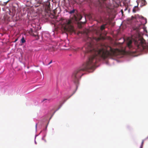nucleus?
I'll list each match as a JSON object with an SVG mask.
<instances>
[{"instance_id": "nucleus-20", "label": "nucleus", "mask_w": 148, "mask_h": 148, "mask_svg": "<svg viewBox=\"0 0 148 148\" xmlns=\"http://www.w3.org/2000/svg\"><path fill=\"white\" fill-rule=\"evenodd\" d=\"M47 99H43L42 101H45V100H47Z\"/></svg>"}, {"instance_id": "nucleus-7", "label": "nucleus", "mask_w": 148, "mask_h": 148, "mask_svg": "<svg viewBox=\"0 0 148 148\" xmlns=\"http://www.w3.org/2000/svg\"><path fill=\"white\" fill-rule=\"evenodd\" d=\"M29 33L30 35L34 36H36L38 35L37 31L35 30H34L32 29H30L29 31Z\"/></svg>"}, {"instance_id": "nucleus-8", "label": "nucleus", "mask_w": 148, "mask_h": 148, "mask_svg": "<svg viewBox=\"0 0 148 148\" xmlns=\"http://www.w3.org/2000/svg\"><path fill=\"white\" fill-rule=\"evenodd\" d=\"M16 12V11L15 9H14L12 10H10L9 12L8 13L12 17L15 15Z\"/></svg>"}, {"instance_id": "nucleus-5", "label": "nucleus", "mask_w": 148, "mask_h": 148, "mask_svg": "<svg viewBox=\"0 0 148 148\" xmlns=\"http://www.w3.org/2000/svg\"><path fill=\"white\" fill-rule=\"evenodd\" d=\"M133 38H128L127 40V46L130 49L133 48L132 45Z\"/></svg>"}, {"instance_id": "nucleus-19", "label": "nucleus", "mask_w": 148, "mask_h": 148, "mask_svg": "<svg viewBox=\"0 0 148 148\" xmlns=\"http://www.w3.org/2000/svg\"><path fill=\"white\" fill-rule=\"evenodd\" d=\"M52 62V60H51L48 64V65L50 64Z\"/></svg>"}, {"instance_id": "nucleus-28", "label": "nucleus", "mask_w": 148, "mask_h": 148, "mask_svg": "<svg viewBox=\"0 0 148 148\" xmlns=\"http://www.w3.org/2000/svg\"><path fill=\"white\" fill-rule=\"evenodd\" d=\"M71 96H72V95H71V96H70V97H71Z\"/></svg>"}, {"instance_id": "nucleus-27", "label": "nucleus", "mask_w": 148, "mask_h": 148, "mask_svg": "<svg viewBox=\"0 0 148 148\" xmlns=\"http://www.w3.org/2000/svg\"><path fill=\"white\" fill-rule=\"evenodd\" d=\"M71 96H72V95H71V96H70V97H71Z\"/></svg>"}, {"instance_id": "nucleus-11", "label": "nucleus", "mask_w": 148, "mask_h": 148, "mask_svg": "<svg viewBox=\"0 0 148 148\" xmlns=\"http://www.w3.org/2000/svg\"><path fill=\"white\" fill-rule=\"evenodd\" d=\"M134 18H135V17L133 16H132L131 18H127V21L129 22V23H130L131 21Z\"/></svg>"}, {"instance_id": "nucleus-26", "label": "nucleus", "mask_w": 148, "mask_h": 148, "mask_svg": "<svg viewBox=\"0 0 148 148\" xmlns=\"http://www.w3.org/2000/svg\"><path fill=\"white\" fill-rule=\"evenodd\" d=\"M71 96H72V95H71V96H70V97H71Z\"/></svg>"}, {"instance_id": "nucleus-23", "label": "nucleus", "mask_w": 148, "mask_h": 148, "mask_svg": "<svg viewBox=\"0 0 148 148\" xmlns=\"http://www.w3.org/2000/svg\"><path fill=\"white\" fill-rule=\"evenodd\" d=\"M37 124H36V128L37 127Z\"/></svg>"}, {"instance_id": "nucleus-21", "label": "nucleus", "mask_w": 148, "mask_h": 148, "mask_svg": "<svg viewBox=\"0 0 148 148\" xmlns=\"http://www.w3.org/2000/svg\"><path fill=\"white\" fill-rule=\"evenodd\" d=\"M17 40H18V39H15V40L14 42H16V41H17Z\"/></svg>"}, {"instance_id": "nucleus-15", "label": "nucleus", "mask_w": 148, "mask_h": 148, "mask_svg": "<svg viewBox=\"0 0 148 148\" xmlns=\"http://www.w3.org/2000/svg\"><path fill=\"white\" fill-rule=\"evenodd\" d=\"M142 3H143V5H145L146 4V2L145 0H141Z\"/></svg>"}, {"instance_id": "nucleus-1", "label": "nucleus", "mask_w": 148, "mask_h": 148, "mask_svg": "<svg viewBox=\"0 0 148 148\" xmlns=\"http://www.w3.org/2000/svg\"><path fill=\"white\" fill-rule=\"evenodd\" d=\"M100 40L99 38H87L86 44L82 49L84 50V49L86 53H90L91 55L86 62L84 63L81 67L73 73L72 76V80L75 84L79 83V78H81L84 74V71L93 68L97 62L96 60L98 58L105 59L109 57L116 56L124 52L123 49H113L110 46L101 43L99 42Z\"/></svg>"}, {"instance_id": "nucleus-29", "label": "nucleus", "mask_w": 148, "mask_h": 148, "mask_svg": "<svg viewBox=\"0 0 148 148\" xmlns=\"http://www.w3.org/2000/svg\"><path fill=\"white\" fill-rule=\"evenodd\" d=\"M147 138H148V136Z\"/></svg>"}, {"instance_id": "nucleus-2", "label": "nucleus", "mask_w": 148, "mask_h": 148, "mask_svg": "<svg viewBox=\"0 0 148 148\" xmlns=\"http://www.w3.org/2000/svg\"><path fill=\"white\" fill-rule=\"evenodd\" d=\"M136 46L135 49L137 52H148V46L146 43L145 40L143 38L134 40Z\"/></svg>"}, {"instance_id": "nucleus-10", "label": "nucleus", "mask_w": 148, "mask_h": 148, "mask_svg": "<svg viewBox=\"0 0 148 148\" xmlns=\"http://www.w3.org/2000/svg\"><path fill=\"white\" fill-rule=\"evenodd\" d=\"M108 22H106V24L104 25H102L100 27V29L101 30H103L105 28V26L106 25L109 23V20L108 19H107Z\"/></svg>"}, {"instance_id": "nucleus-13", "label": "nucleus", "mask_w": 148, "mask_h": 148, "mask_svg": "<svg viewBox=\"0 0 148 148\" xmlns=\"http://www.w3.org/2000/svg\"><path fill=\"white\" fill-rule=\"evenodd\" d=\"M86 23V22H80V23L79 24V27L80 28H81L82 27V24H85Z\"/></svg>"}, {"instance_id": "nucleus-25", "label": "nucleus", "mask_w": 148, "mask_h": 148, "mask_svg": "<svg viewBox=\"0 0 148 148\" xmlns=\"http://www.w3.org/2000/svg\"><path fill=\"white\" fill-rule=\"evenodd\" d=\"M137 6H135V8L137 7Z\"/></svg>"}, {"instance_id": "nucleus-9", "label": "nucleus", "mask_w": 148, "mask_h": 148, "mask_svg": "<svg viewBox=\"0 0 148 148\" xmlns=\"http://www.w3.org/2000/svg\"><path fill=\"white\" fill-rule=\"evenodd\" d=\"M9 15L8 13H6L4 15L3 17L4 21H10V17L9 16Z\"/></svg>"}, {"instance_id": "nucleus-16", "label": "nucleus", "mask_w": 148, "mask_h": 148, "mask_svg": "<svg viewBox=\"0 0 148 148\" xmlns=\"http://www.w3.org/2000/svg\"><path fill=\"white\" fill-rule=\"evenodd\" d=\"M144 140H143V141L142 142V143H141V145L140 147V148H142L143 146V143H144Z\"/></svg>"}, {"instance_id": "nucleus-24", "label": "nucleus", "mask_w": 148, "mask_h": 148, "mask_svg": "<svg viewBox=\"0 0 148 148\" xmlns=\"http://www.w3.org/2000/svg\"><path fill=\"white\" fill-rule=\"evenodd\" d=\"M8 1H7L6 2V3H7L8 2Z\"/></svg>"}, {"instance_id": "nucleus-22", "label": "nucleus", "mask_w": 148, "mask_h": 148, "mask_svg": "<svg viewBox=\"0 0 148 148\" xmlns=\"http://www.w3.org/2000/svg\"><path fill=\"white\" fill-rule=\"evenodd\" d=\"M121 12H122V14H123V10H121Z\"/></svg>"}, {"instance_id": "nucleus-12", "label": "nucleus", "mask_w": 148, "mask_h": 148, "mask_svg": "<svg viewBox=\"0 0 148 148\" xmlns=\"http://www.w3.org/2000/svg\"><path fill=\"white\" fill-rule=\"evenodd\" d=\"M75 11L76 12V13H77V10L75 9H73L72 10H71L69 12V13L70 14H72V13H74L75 12Z\"/></svg>"}, {"instance_id": "nucleus-14", "label": "nucleus", "mask_w": 148, "mask_h": 148, "mask_svg": "<svg viewBox=\"0 0 148 148\" xmlns=\"http://www.w3.org/2000/svg\"><path fill=\"white\" fill-rule=\"evenodd\" d=\"M21 42L22 43H24L26 41L24 37H23L21 40Z\"/></svg>"}, {"instance_id": "nucleus-3", "label": "nucleus", "mask_w": 148, "mask_h": 148, "mask_svg": "<svg viewBox=\"0 0 148 148\" xmlns=\"http://www.w3.org/2000/svg\"><path fill=\"white\" fill-rule=\"evenodd\" d=\"M64 23L62 27L66 31H68L71 32H74V27L71 24V21L70 20H63Z\"/></svg>"}, {"instance_id": "nucleus-18", "label": "nucleus", "mask_w": 148, "mask_h": 148, "mask_svg": "<svg viewBox=\"0 0 148 148\" xmlns=\"http://www.w3.org/2000/svg\"><path fill=\"white\" fill-rule=\"evenodd\" d=\"M142 18H143V19H144L146 21V22H147V19L146 18H145L144 17H142Z\"/></svg>"}, {"instance_id": "nucleus-4", "label": "nucleus", "mask_w": 148, "mask_h": 148, "mask_svg": "<svg viewBox=\"0 0 148 148\" xmlns=\"http://www.w3.org/2000/svg\"><path fill=\"white\" fill-rule=\"evenodd\" d=\"M44 7L45 8V11L47 13H49L50 12V3L49 1H47L45 3Z\"/></svg>"}, {"instance_id": "nucleus-6", "label": "nucleus", "mask_w": 148, "mask_h": 148, "mask_svg": "<svg viewBox=\"0 0 148 148\" xmlns=\"http://www.w3.org/2000/svg\"><path fill=\"white\" fill-rule=\"evenodd\" d=\"M76 15H74L73 16V18L76 21H78L81 20L82 18V16L81 15L76 13Z\"/></svg>"}, {"instance_id": "nucleus-17", "label": "nucleus", "mask_w": 148, "mask_h": 148, "mask_svg": "<svg viewBox=\"0 0 148 148\" xmlns=\"http://www.w3.org/2000/svg\"><path fill=\"white\" fill-rule=\"evenodd\" d=\"M136 12V10H135L134 8L133 9V12L134 13H135Z\"/></svg>"}]
</instances>
